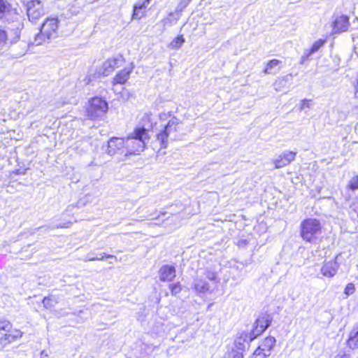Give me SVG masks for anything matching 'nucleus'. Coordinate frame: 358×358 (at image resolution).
Wrapping results in <instances>:
<instances>
[{
	"mask_svg": "<svg viewBox=\"0 0 358 358\" xmlns=\"http://www.w3.org/2000/svg\"><path fill=\"white\" fill-rule=\"evenodd\" d=\"M352 87L354 89V96L355 98H358V75L357 77L355 78V81L353 82Z\"/></svg>",
	"mask_w": 358,
	"mask_h": 358,
	"instance_id": "obj_31",
	"label": "nucleus"
},
{
	"mask_svg": "<svg viewBox=\"0 0 358 358\" xmlns=\"http://www.w3.org/2000/svg\"><path fill=\"white\" fill-rule=\"evenodd\" d=\"M44 308L49 309L54 306L56 301L53 299L52 296H45L42 301Z\"/></svg>",
	"mask_w": 358,
	"mask_h": 358,
	"instance_id": "obj_26",
	"label": "nucleus"
},
{
	"mask_svg": "<svg viewBox=\"0 0 358 358\" xmlns=\"http://www.w3.org/2000/svg\"><path fill=\"white\" fill-rule=\"evenodd\" d=\"M252 358H267V357L266 356V355H264V354H261V353H259L256 351H255L253 352V355H252Z\"/></svg>",
	"mask_w": 358,
	"mask_h": 358,
	"instance_id": "obj_32",
	"label": "nucleus"
},
{
	"mask_svg": "<svg viewBox=\"0 0 358 358\" xmlns=\"http://www.w3.org/2000/svg\"><path fill=\"white\" fill-rule=\"evenodd\" d=\"M338 270V264L335 260L324 262L321 268V273L328 278L336 275Z\"/></svg>",
	"mask_w": 358,
	"mask_h": 358,
	"instance_id": "obj_16",
	"label": "nucleus"
},
{
	"mask_svg": "<svg viewBox=\"0 0 358 358\" xmlns=\"http://www.w3.org/2000/svg\"><path fill=\"white\" fill-rule=\"evenodd\" d=\"M111 80L112 90L115 91V87L117 85H124L130 79L131 74L132 73L134 65L132 62H128L126 60V64L120 67Z\"/></svg>",
	"mask_w": 358,
	"mask_h": 358,
	"instance_id": "obj_8",
	"label": "nucleus"
},
{
	"mask_svg": "<svg viewBox=\"0 0 358 358\" xmlns=\"http://www.w3.org/2000/svg\"><path fill=\"white\" fill-rule=\"evenodd\" d=\"M276 340L275 337L271 336H268L265 337L259 344V345L255 350L256 352L261 354L266 355L268 357L271 355V350L275 345Z\"/></svg>",
	"mask_w": 358,
	"mask_h": 358,
	"instance_id": "obj_13",
	"label": "nucleus"
},
{
	"mask_svg": "<svg viewBox=\"0 0 358 358\" xmlns=\"http://www.w3.org/2000/svg\"><path fill=\"white\" fill-rule=\"evenodd\" d=\"M282 62L278 59H272L268 60L264 66L263 72L264 74H271L273 73V69L276 68L277 66L280 67L282 66Z\"/></svg>",
	"mask_w": 358,
	"mask_h": 358,
	"instance_id": "obj_19",
	"label": "nucleus"
},
{
	"mask_svg": "<svg viewBox=\"0 0 358 358\" xmlns=\"http://www.w3.org/2000/svg\"><path fill=\"white\" fill-rule=\"evenodd\" d=\"M108 103L101 96H94L90 98L85 106V117L93 121L99 120L108 111Z\"/></svg>",
	"mask_w": 358,
	"mask_h": 358,
	"instance_id": "obj_5",
	"label": "nucleus"
},
{
	"mask_svg": "<svg viewBox=\"0 0 358 358\" xmlns=\"http://www.w3.org/2000/svg\"><path fill=\"white\" fill-rule=\"evenodd\" d=\"M324 229L322 221L316 217L303 219L299 224V236L305 243H315L321 240Z\"/></svg>",
	"mask_w": 358,
	"mask_h": 358,
	"instance_id": "obj_3",
	"label": "nucleus"
},
{
	"mask_svg": "<svg viewBox=\"0 0 358 358\" xmlns=\"http://www.w3.org/2000/svg\"><path fill=\"white\" fill-rule=\"evenodd\" d=\"M159 279L162 282H171L176 277V268L171 265H164L159 271Z\"/></svg>",
	"mask_w": 358,
	"mask_h": 358,
	"instance_id": "obj_15",
	"label": "nucleus"
},
{
	"mask_svg": "<svg viewBox=\"0 0 358 358\" xmlns=\"http://www.w3.org/2000/svg\"><path fill=\"white\" fill-rule=\"evenodd\" d=\"M126 64V59L121 55L106 59L96 71L99 78L110 75L117 69H120Z\"/></svg>",
	"mask_w": 358,
	"mask_h": 358,
	"instance_id": "obj_7",
	"label": "nucleus"
},
{
	"mask_svg": "<svg viewBox=\"0 0 358 358\" xmlns=\"http://www.w3.org/2000/svg\"><path fill=\"white\" fill-rule=\"evenodd\" d=\"M150 0H144L141 3H136L134 5L131 19L140 20L146 15L147 7Z\"/></svg>",
	"mask_w": 358,
	"mask_h": 358,
	"instance_id": "obj_14",
	"label": "nucleus"
},
{
	"mask_svg": "<svg viewBox=\"0 0 358 358\" xmlns=\"http://www.w3.org/2000/svg\"><path fill=\"white\" fill-rule=\"evenodd\" d=\"M123 137L113 136L107 142L106 152L110 155H122L125 157V145Z\"/></svg>",
	"mask_w": 358,
	"mask_h": 358,
	"instance_id": "obj_10",
	"label": "nucleus"
},
{
	"mask_svg": "<svg viewBox=\"0 0 358 358\" xmlns=\"http://www.w3.org/2000/svg\"><path fill=\"white\" fill-rule=\"evenodd\" d=\"M296 152L286 151L280 154L277 159L273 161L275 169H280L289 164L295 160Z\"/></svg>",
	"mask_w": 358,
	"mask_h": 358,
	"instance_id": "obj_12",
	"label": "nucleus"
},
{
	"mask_svg": "<svg viewBox=\"0 0 358 358\" xmlns=\"http://www.w3.org/2000/svg\"><path fill=\"white\" fill-rule=\"evenodd\" d=\"M59 20L57 17H48L41 24L36 41L42 43L57 38L59 35Z\"/></svg>",
	"mask_w": 358,
	"mask_h": 358,
	"instance_id": "obj_6",
	"label": "nucleus"
},
{
	"mask_svg": "<svg viewBox=\"0 0 358 358\" xmlns=\"http://www.w3.org/2000/svg\"><path fill=\"white\" fill-rule=\"evenodd\" d=\"M272 322V317L268 313H261L255 320L252 329L250 332H242L237 337V342L241 344V342L250 343L257 337L260 336L267 329Z\"/></svg>",
	"mask_w": 358,
	"mask_h": 358,
	"instance_id": "obj_4",
	"label": "nucleus"
},
{
	"mask_svg": "<svg viewBox=\"0 0 358 358\" xmlns=\"http://www.w3.org/2000/svg\"><path fill=\"white\" fill-rule=\"evenodd\" d=\"M356 108L358 109V105L356 106Z\"/></svg>",
	"mask_w": 358,
	"mask_h": 358,
	"instance_id": "obj_37",
	"label": "nucleus"
},
{
	"mask_svg": "<svg viewBox=\"0 0 358 358\" xmlns=\"http://www.w3.org/2000/svg\"><path fill=\"white\" fill-rule=\"evenodd\" d=\"M185 41L182 35H178L173 39L170 43V46L172 48L178 49L182 46Z\"/></svg>",
	"mask_w": 358,
	"mask_h": 358,
	"instance_id": "obj_21",
	"label": "nucleus"
},
{
	"mask_svg": "<svg viewBox=\"0 0 358 358\" xmlns=\"http://www.w3.org/2000/svg\"><path fill=\"white\" fill-rule=\"evenodd\" d=\"M236 343L238 345L237 342V339L236 340ZM245 342H241V344H239V345H241V347H238L237 349H232L231 351H229L227 352V358H243V343Z\"/></svg>",
	"mask_w": 358,
	"mask_h": 358,
	"instance_id": "obj_20",
	"label": "nucleus"
},
{
	"mask_svg": "<svg viewBox=\"0 0 358 358\" xmlns=\"http://www.w3.org/2000/svg\"><path fill=\"white\" fill-rule=\"evenodd\" d=\"M336 358H350V355L345 352L338 355Z\"/></svg>",
	"mask_w": 358,
	"mask_h": 358,
	"instance_id": "obj_33",
	"label": "nucleus"
},
{
	"mask_svg": "<svg viewBox=\"0 0 358 358\" xmlns=\"http://www.w3.org/2000/svg\"><path fill=\"white\" fill-rule=\"evenodd\" d=\"M169 288L170 289L171 295L176 296L182 290V285L180 284V282H177L169 285Z\"/></svg>",
	"mask_w": 358,
	"mask_h": 358,
	"instance_id": "obj_23",
	"label": "nucleus"
},
{
	"mask_svg": "<svg viewBox=\"0 0 358 358\" xmlns=\"http://www.w3.org/2000/svg\"><path fill=\"white\" fill-rule=\"evenodd\" d=\"M41 358H49V357L47 354H45L44 352H42Z\"/></svg>",
	"mask_w": 358,
	"mask_h": 358,
	"instance_id": "obj_35",
	"label": "nucleus"
},
{
	"mask_svg": "<svg viewBox=\"0 0 358 358\" xmlns=\"http://www.w3.org/2000/svg\"><path fill=\"white\" fill-rule=\"evenodd\" d=\"M166 214V212L163 211V212H160L159 214L157 215V217H159L161 215H165Z\"/></svg>",
	"mask_w": 358,
	"mask_h": 358,
	"instance_id": "obj_36",
	"label": "nucleus"
},
{
	"mask_svg": "<svg viewBox=\"0 0 358 358\" xmlns=\"http://www.w3.org/2000/svg\"><path fill=\"white\" fill-rule=\"evenodd\" d=\"M347 189L351 191L358 189V174L353 176L347 185Z\"/></svg>",
	"mask_w": 358,
	"mask_h": 358,
	"instance_id": "obj_24",
	"label": "nucleus"
},
{
	"mask_svg": "<svg viewBox=\"0 0 358 358\" xmlns=\"http://www.w3.org/2000/svg\"><path fill=\"white\" fill-rule=\"evenodd\" d=\"M180 122L175 116L168 120L166 124L155 135V141L159 144V150L168 148L169 141H175L180 138Z\"/></svg>",
	"mask_w": 358,
	"mask_h": 358,
	"instance_id": "obj_2",
	"label": "nucleus"
},
{
	"mask_svg": "<svg viewBox=\"0 0 358 358\" xmlns=\"http://www.w3.org/2000/svg\"><path fill=\"white\" fill-rule=\"evenodd\" d=\"M111 257H113V255H105L104 256H103L101 258H100L99 259H103V258H111Z\"/></svg>",
	"mask_w": 358,
	"mask_h": 358,
	"instance_id": "obj_34",
	"label": "nucleus"
},
{
	"mask_svg": "<svg viewBox=\"0 0 358 358\" xmlns=\"http://www.w3.org/2000/svg\"><path fill=\"white\" fill-rule=\"evenodd\" d=\"M10 5L5 0H0V20L10 11Z\"/></svg>",
	"mask_w": 358,
	"mask_h": 358,
	"instance_id": "obj_22",
	"label": "nucleus"
},
{
	"mask_svg": "<svg viewBox=\"0 0 358 358\" xmlns=\"http://www.w3.org/2000/svg\"><path fill=\"white\" fill-rule=\"evenodd\" d=\"M8 38L7 31L0 26V46L6 43Z\"/></svg>",
	"mask_w": 358,
	"mask_h": 358,
	"instance_id": "obj_27",
	"label": "nucleus"
},
{
	"mask_svg": "<svg viewBox=\"0 0 358 358\" xmlns=\"http://www.w3.org/2000/svg\"><path fill=\"white\" fill-rule=\"evenodd\" d=\"M142 124H138L133 131L125 137H123L125 145V157L131 155H138L145 150L146 143L150 139L149 129H146V124H150L152 127V118L150 113H145L141 118Z\"/></svg>",
	"mask_w": 358,
	"mask_h": 358,
	"instance_id": "obj_1",
	"label": "nucleus"
},
{
	"mask_svg": "<svg viewBox=\"0 0 358 358\" xmlns=\"http://www.w3.org/2000/svg\"><path fill=\"white\" fill-rule=\"evenodd\" d=\"M21 336L22 334L18 330L12 328L0 338V344L3 347L6 346L10 343H13Z\"/></svg>",
	"mask_w": 358,
	"mask_h": 358,
	"instance_id": "obj_17",
	"label": "nucleus"
},
{
	"mask_svg": "<svg viewBox=\"0 0 358 358\" xmlns=\"http://www.w3.org/2000/svg\"><path fill=\"white\" fill-rule=\"evenodd\" d=\"M350 26L349 17L347 15H340L336 17L332 22L333 34H340L346 31Z\"/></svg>",
	"mask_w": 358,
	"mask_h": 358,
	"instance_id": "obj_11",
	"label": "nucleus"
},
{
	"mask_svg": "<svg viewBox=\"0 0 358 358\" xmlns=\"http://www.w3.org/2000/svg\"><path fill=\"white\" fill-rule=\"evenodd\" d=\"M357 358H358V357H357Z\"/></svg>",
	"mask_w": 358,
	"mask_h": 358,
	"instance_id": "obj_38",
	"label": "nucleus"
},
{
	"mask_svg": "<svg viewBox=\"0 0 358 358\" xmlns=\"http://www.w3.org/2000/svg\"><path fill=\"white\" fill-rule=\"evenodd\" d=\"M12 328V324L9 322H0V332L2 331L7 332Z\"/></svg>",
	"mask_w": 358,
	"mask_h": 358,
	"instance_id": "obj_29",
	"label": "nucleus"
},
{
	"mask_svg": "<svg viewBox=\"0 0 358 358\" xmlns=\"http://www.w3.org/2000/svg\"><path fill=\"white\" fill-rule=\"evenodd\" d=\"M345 344L351 350H358V324L350 331Z\"/></svg>",
	"mask_w": 358,
	"mask_h": 358,
	"instance_id": "obj_18",
	"label": "nucleus"
},
{
	"mask_svg": "<svg viewBox=\"0 0 358 358\" xmlns=\"http://www.w3.org/2000/svg\"><path fill=\"white\" fill-rule=\"evenodd\" d=\"M45 13L43 3L40 0H30L27 3V14L32 22H37Z\"/></svg>",
	"mask_w": 358,
	"mask_h": 358,
	"instance_id": "obj_9",
	"label": "nucleus"
},
{
	"mask_svg": "<svg viewBox=\"0 0 358 358\" xmlns=\"http://www.w3.org/2000/svg\"><path fill=\"white\" fill-rule=\"evenodd\" d=\"M326 43L325 39H319L313 43L312 46L310 47L309 50V54H313L320 50V48H322L324 43Z\"/></svg>",
	"mask_w": 358,
	"mask_h": 358,
	"instance_id": "obj_25",
	"label": "nucleus"
},
{
	"mask_svg": "<svg viewBox=\"0 0 358 358\" xmlns=\"http://www.w3.org/2000/svg\"><path fill=\"white\" fill-rule=\"evenodd\" d=\"M355 290L356 288L355 284L352 282H349L346 285L343 292L345 296H348L353 294L355 292Z\"/></svg>",
	"mask_w": 358,
	"mask_h": 358,
	"instance_id": "obj_28",
	"label": "nucleus"
},
{
	"mask_svg": "<svg viewBox=\"0 0 358 358\" xmlns=\"http://www.w3.org/2000/svg\"><path fill=\"white\" fill-rule=\"evenodd\" d=\"M312 104V100L311 99H304L303 100H301V103H300V109L301 110H303L305 108H308L310 107Z\"/></svg>",
	"mask_w": 358,
	"mask_h": 358,
	"instance_id": "obj_30",
	"label": "nucleus"
}]
</instances>
